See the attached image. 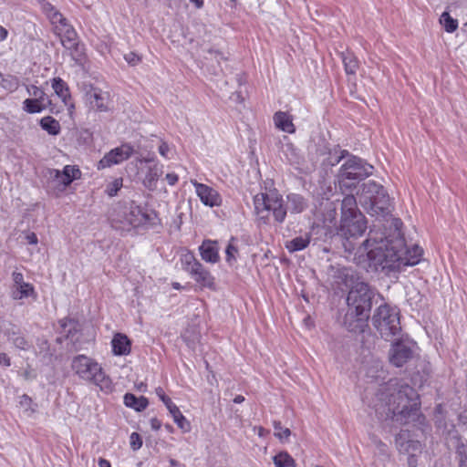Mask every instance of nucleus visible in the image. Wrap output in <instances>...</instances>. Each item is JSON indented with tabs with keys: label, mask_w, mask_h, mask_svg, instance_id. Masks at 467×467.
Segmentation results:
<instances>
[{
	"label": "nucleus",
	"mask_w": 467,
	"mask_h": 467,
	"mask_svg": "<svg viewBox=\"0 0 467 467\" xmlns=\"http://www.w3.org/2000/svg\"><path fill=\"white\" fill-rule=\"evenodd\" d=\"M422 257V249L418 245L407 248L400 238L378 241L369 233V237L358 249V254L354 257L355 263L364 269L400 270L403 266L415 265Z\"/></svg>",
	"instance_id": "nucleus-1"
},
{
	"label": "nucleus",
	"mask_w": 467,
	"mask_h": 467,
	"mask_svg": "<svg viewBox=\"0 0 467 467\" xmlns=\"http://www.w3.org/2000/svg\"><path fill=\"white\" fill-rule=\"evenodd\" d=\"M419 395L406 383L390 379L376 393L372 407L380 417L405 424L413 420L419 410Z\"/></svg>",
	"instance_id": "nucleus-2"
},
{
	"label": "nucleus",
	"mask_w": 467,
	"mask_h": 467,
	"mask_svg": "<svg viewBox=\"0 0 467 467\" xmlns=\"http://www.w3.org/2000/svg\"><path fill=\"white\" fill-rule=\"evenodd\" d=\"M368 228V221L365 215L359 211L357 205V200L354 195H347L341 203V214L337 227V234L342 238V244L348 257L355 263L354 257L358 254V249L362 247L365 242L355 251L354 243L361 237Z\"/></svg>",
	"instance_id": "nucleus-3"
},
{
	"label": "nucleus",
	"mask_w": 467,
	"mask_h": 467,
	"mask_svg": "<svg viewBox=\"0 0 467 467\" xmlns=\"http://www.w3.org/2000/svg\"><path fill=\"white\" fill-rule=\"evenodd\" d=\"M336 277L338 279L336 281L338 285L342 283L346 287L351 286L347 298L348 306L347 318L355 317L358 322L356 327H362L369 317L372 292L366 283H354V275L351 269L338 268Z\"/></svg>",
	"instance_id": "nucleus-4"
},
{
	"label": "nucleus",
	"mask_w": 467,
	"mask_h": 467,
	"mask_svg": "<svg viewBox=\"0 0 467 467\" xmlns=\"http://www.w3.org/2000/svg\"><path fill=\"white\" fill-rule=\"evenodd\" d=\"M71 369L79 379L96 385L102 391L109 393L113 390L112 380L94 358L78 355L72 358Z\"/></svg>",
	"instance_id": "nucleus-5"
},
{
	"label": "nucleus",
	"mask_w": 467,
	"mask_h": 467,
	"mask_svg": "<svg viewBox=\"0 0 467 467\" xmlns=\"http://www.w3.org/2000/svg\"><path fill=\"white\" fill-rule=\"evenodd\" d=\"M254 211L259 220L266 223L272 215L278 223H283L286 216L282 196L276 190L257 193L254 197Z\"/></svg>",
	"instance_id": "nucleus-6"
},
{
	"label": "nucleus",
	"mask_w": 467,
	"mask_h": 467,
	"mask_svg": "<svg viewBox=\"0 0 467 467\" xmlns=\"http://www.w3.org/2000/svg\"><path fill=\"white\" fill-rule=\"evenodd\" d=\"M39 5L53 25L55 33L60 37L62 46L69 50H78V36L67 19L50 3L39 0Z\"/></svg>",
	"instance_id": "nucleus-7"
},
{
	"label": "nucleus",
	"mask_w": 467,
	"mask_h": 467,
	"mask_svg": "<svg viewBox=\"0 0 467 467\" xmlns=\"http://www.w3.org/2000/svg\"><path fill=\"white\" fill-rule=\"evenodd\" d=\"M374 325L381 337L389 339L400 331V313L396 306L382 305L373 317Z\"/></svg>",
	"instance_id": "nucleus-8"
},
{
	"label": "nucleus",
	"mask_w": 467,
	"mask_h": 467,
	"mask_svg": "<svg viewBox=\"0 0 467 467\" xmlns=\"http://www.w3.org/2000/svg\"><path fill=\"white\" fill-rule=\"evenodd\" d=\"M81 177V171L77 166L66 165L62 171L51 169L48 171V183L56 194L63 192L75 180Z\"/></svg>",
	"instance_id": "nucleus-9"
},
{
	"label": "nucleus",
	"mask_w": 467,
	"mask_h": 467,
	"mask_svg": "<svg viewBox=\"0 0 467 467\" xmlns=\"http://www.w3.org/2000/svg\"><path fill=\"white\" fill-rule=\"evenodd\" d=\"M145 221V214L139 207H125L116 212L111 222L114 228L121 231H130L140 226Z\"/></svg>",
	"instance_id": "nucleus-10"
},
{
	"label": "nucleus",
	"mask_w": 467,
	"mask_h": 467,
	"mask_svg": "<svg viewBox=\"0 0 467 467\" xmlns=\"http://www.w3.org/2000/svg\"><path fill=\"white\" fill-rule=\"evenodd\" d=\"M416 348V343L408 337L395 341L389 352V362L395 367H402L412 358Z\"/></svg>",
	"instance_id": "nucleus-11"
},
{
	"label": "nucleus",
	"mask_w": 467,
	"mask_h": 467,
	"mask_svg": "<svg viewBox=\"0 0 467 467\" xmlns=\"http://www.w3.org/2000/svg\"><path fill=\"white\" fill-rule=\"evenodd\" d=\"M373 167L361 159L351 156L340 168L339 177L341 182L345 180H361L372 173Z\"/></svg>",
	"instance_id": "nucleus-12"
},
{
	"label": "nucleus",
	"mask_w": 467,
	"mask_h": 467,
	"mask_svg": "<svg viewBox=\"0 0 467 467\" xmlns=\"http://www.w3.org/2000/svg\"><path fill=\"white\" fill-rule=\"evenodd\" d=\"M26 91L31 98L25 99L23 102V109L26 112L30 114L40 113L51 104V100L42 88L35 85H29L26 87Z\"/></svg>",
	"instance_id": "nucleus-13"
},
{
	"label": "nucleus",
	"mask_w": 467,
	"mask_h": 467,
	"mask_svg": "<svg viewBox=\"0 0 467 467\" xmlns=\"http://www.w3.org/2000/svg\"><path fill=\"white\" fill-rule=\"evenodd\" d=\"M134 153V148L130 143H123L104 155L98 162V170H103L114 165L120 164L128 160Z\"/></svg>",
	"instance_id": "nucleus-14"
},
{
	"label": "nucleus",
	"mask_w": 467,
	"mask_h": 467,
	"mask_svg": "<svg viewBox=\"0 0 467 467\" xmlns=\"http://www.w3.org/2000/svg\"><path fill=\"white\" fill-rule=\"evenodd\" d=\"M190 182L194 187L195 193L203 205L208 207H218L222 205L223 199L216 189L207 184L198 182L194 179H192Z\"/></svg>",
	"instance_id": "nucleus-15"
},
{
	"label": "nucleus",
	"mask_w": 467,
	"mask_h": 467,
	"mask_svg": "<svg viewBox=\"0 0 467 467\" xmlns=\"http://www.w3.org/2000/svg\"><path fill=\"white\" fill-rule=\"evenodd\" d=\"M359 194V202L371 206H377L380 199L386 198V192L382 186L373 181H368L362 185Z\"/></svg>",
	"instance_id": "nucleus-16"
},
{
	"label": "nucleus",
	"mask_w": 467,
	"mask_h": 467,
	"mask_svg": "<svg viewBox=\"0 0 467 467\" xmlns=\"http://www.w3.org/2000/svg\"><path fill=\"white\" fill-rule=\"evenodd\" d=\"M386 374L382 363L379 360L368 362L359 371V377L362 378L366 383L371 384H379L380 381L385 379Z\"/></svg>",
	"instance_id": "nucleus-17"
},
{
	"label": "nucleus",
	"mask_w": 467,
	"mask_h": 467,
	"mask_svg": "<svg viewBox=\"0 0 467 467\" xmlns=\"http://www.w3.org/2000/svg\"><path fill=\"white\" fill-rule=\"evenodd\" d=\"M86 102L93 109L107 111L109 109V94L98 88L91 87L85 94Z\"/></svg>",
	"instance_id": "nucleus-18"
},
{
	"label": "nucleus",
	"mask_w": 467,
	"mask_h": 467,
	"mask_svg": "<svg viewBox=\"0 0 467 467\" xmlns=\"http://www.w3.org/2000/svg\"><path fill=\"white\" fill-rule=\"evenodd\" d=\"M190 275L201 288L216 290L214 276L202 264Z\"/></svg>",
	"instance_id": "nucleus-19"
},
{
	"label": "nucleus",
	"mask_w": 467,
	"mask_h": 467,
	"mask_svg": "<svg viewBox=\"0 0 467 467\" xmlns=\"http://www.w3.org/2000/svg\"><path fill=\"white\" fill-rule=\"evenodd\" d=\"M51 87L55 94L61 99L66 107L69 109H74L71 100V95L67 84L60 78H54L51 79Z\"/></svg>",
	"instance_id": "nucleus-20"
},
{
	"label": "nucleus",
	"mask_w": 467,
	"mask_h": 467,
	"mask_svg": "<svg viewBox=\"0 0 467 467\" xmlns=\"http://www.w3.org/2000/svg\"><path fill=\"white\" fill-rule=\"evenodd\" d=\"M112 353L115 356H126L130 353L131 342L122 333H116L111 340Z\"/></svg>",
	"instance_id": "nucleus-21"
},
{
	"label": "nucleus",
	"mask_w": 467,
	"mask_h": 467,
	"mask_svg": "<svg viewBox=\"0 0 467 467\" xmlns=\"http://www.w3.org/2000/svg\"><path fill=\"white\" fill-rule=\"evenodd\" d=\"M201 256L205 262L215 264L219 261V250L214 241H204L199 248Z\"/></svg>",
	"instance_id": "nucleus-22"
},
{
	"label": "nucleus",
	"mask_w": 467,
	"mask_h": 467,
	"mask_svg": "<svg viewBox=\"0 0 467 467\" xmlns=\"http://www.w3.org/2000/svg\"><path fill=\"white\" fill-rule=\"evenodd\" d=\"M273 119L275 126L278 130L290 134L296 131V128L293 123V118L289 113L277 111L275 113Z\"/></svg>",
	"instance_id": "nucleus-23"
},
{
	"label": "nucleus",
	"mask_w": 467,
	"mask_h": 467,
	"mask_svg": "<svg viewBox=\"0 0 467 467\" xmlns=\"http://www.w3.org/2000/svg\"><path fill=\"white\" fill-rule=\"evenodd\" d=\"M35 296V288L28 282L23 281L21 284L11 287V296L15 300H23Z\"/></svg>",
	"instance_id": "nucleus-24"
},
{
	"label": "nucleus",
	"mask_w": 467,
	"mask_h": 467,
	"mask_svg": "<svg viewBox=\"0 0 467 467\" xmlns=\"http://www.w3.org/2000/svg\"><path fill=\"white\" fill-rule=\"evenodd\" d=\"M162 173V166L158 162L153 163L148 168V171L143 179L144 186L149 190H154L157 185V182Z\"/></svg>",
	"instance_id": "nucleus-25"
},
{
	"label": "nucleus",
	"mask_w": 467,
	"mask_h": 467,
	"mask_svg": "<svg viewBox=\"0 0 467 467\" xmlns=\"http://www.w3.org/2000/svg\"><path fill=\"white\" fill-rule=\"evenodd\" d=\"M167 410H169L171 416L173 419V421L178 426V428H180L183 432H189L191 431L190 421L183 416L175 403L171 406H169Z\"/></svg>",
	"instance_id": "nucleus-26"
},
{
	"label": "nucleus",
	"mask_w": 467,
	"mask_h": 467,
	"mask_svg": "<svg viewBox=\"0 0 467 467\" xmlns=\"http://www.w3.org/2000/svg\"><path fill=\"white\" fill-rule=\"evenodd\" d=\"M281 152L290 164H300L302 160L300 152L290 141L287 140L282 144Z\"/></svg>",
	"instance_id": "nucleus-27"
},
{
	"label": "nucleus",
	"mask_w": 467,
	"mask_h": 467,
	"mask_svg": "<svg viewBox=\"0 0 467 467\" xmlns=\"http://www.w3.org/2000/svg\"><path fill=\"white\" fill-rule=\"evenodd\" d=\"M123 400L125 406L131 408L136 411H142L149 405L147 398L143 396L136 397L134 394L131 393L125 394Z\"/></svg>",
	"instance_id": "nucleus-28"
},
{
	"label": "nucleus",
	"mask_w": 467,
	"mask_h": 467,
	"mask_svg": "<svg viewBox=\"0 0 467 467\" xmlns=\"http://www.w3.org/2000/svg\"><path fill=\"white\" fill-rule=\"evenodd\" d=\"M60 331L59 333L74 342L75 333L78 331V324L71 318H62L59 320Z\"/></svg>",
	"instance_id": "nucleus-29"
},
{
	"label": "nucleus",
	"mask_w": 467,
	"mask_h": 467,
	"mask_svg": "<svg viewBox=\"0 0 467 467\" xmlns=\"http://www.w3.org/2000/svg\"><path fill=\"white\" fill-rule=\"evenodd\" d=\"M310 239L311 237L309 234H305L303 235L296 236L285 243V248L290 253L302 251L308 246V244H310Z\"/></svg>",
	"instance_id": "nucleus-30"
},
{
	"label": "nucleus",
	"mask_w": 467,
	"mask_h": 467,
	"mask_svg": "<svg viewBox=\"0 0 467 467\" xmlns=\"http://www.w3.org/2000/svg\"><path fill=\"white\" fill-rule=\"evenodd\" d=\"M182 268L191 275L201 263L195 258L192 253L186 252L181 255Z\"/></svg>",
	"instance_id": "nucleus-31"
},
{
	"label": "nucleus",
	"mask_w": 467,
	"mask_h": 467,
	"mask_svg": "<svg viewBox=\"0 0 467 467\" xmlns=\"http://www.w3.org/2000/svg\"><path fill=\"white\" fill-rule=\"evenodd\" d=\"M40 126L48 134L53 136L58 135L61 130L58 120L50 116L42 118L40 120Z\"/></svg>",
	"instance_id": "nucleus-32"
},
{
	"label": "nucleus",
	"mask_w": 467,
	"mask_h": 467,
	"mask_svg": "<svg viewBox=\"0 0 467 467\" xmlns=\"http://www.w3.org/2000/svg\"><path fill=\"white\" fill-rule=\"evenodd\" d=\"M275 467H296V462L286 451H280L273 457Z\"/></svg>",
	"instance_id": "nucleus-33"
},
{
	"label": "nucleus",
	"mask_w": 467,
	"mask_h": 467,
	"mask_svg": "<svg viewBox=\"0 0 467 467\" xmlns=\"http://www.w3.org/2000/svg\"><path fill=\"white\" fill-rule=\"evenodd\" d=\"M341 57L346 73L352 75L356 74L358 67V62L356 57L349 52L342 53Z\"/></svg>",
	"instance_id": "nucleus-34"
},
{
	"label": "nucleus",
	"mask_w": 467,
	"mask_h": 467,
	"mask_svg": "<svg viewBox=\"0 0 467 467\" xmlns=\"http://www.w3.org/2000/svg\"><path fill=\"white\" fill-rule=\"evenodd\" d=\"M8 340L18 349L27 350L30 348L29 342L20 334L19 331H12L8 334Z\"/></svg>",
	"instance_id": "nucleus-35"
},
{
	"label": "nucleus",
	"mask_w": 467,
	"mask_h": 467,
	"mask_svg": "<svg viewBox=\"0 0 467 467\" xmlns=\"http://www.w3.org/2000/svg\"><path fill=\"white\" fill-rule=\"evenodd\" d=\"M19 407L26 417H32L36 412V405L27 395H22L19 398Z\"/></svg>",
	"instance_id": "nucleus-36"
},
{
	"label": "nucleus",
	"mask_w": 467,
	"mask_h": 467,
	"mask_svg": "<svg viewBox=\"0 0 467 467\" xmlns=\"http://www.w3.org/2000/svg\"><path fill=\"white\" fill-rule=\"evenodd\" d=\"M225 260L229 265H234L236 263L238 256V247L236 245L235 238L233 237L229 241L225 249Z\"/></svg>",
	"instance_id": "nucleus-37"
},
{
	"label": "nucleus",
	"mask_w": 467,
	"mask_h": 467,
	"mask_svg": "<svg viewBox=\"0 0 467 467\" xmlns=\"http://www.w3.org/2000/svg\"><path fill=\"white\" fill-rule=\"evenodd\" d=\"M440 24L447 33H453L458 28V21L452 18L449 12H443L441 15Z\"/></svg>",
	"instance_id": "nucleus-38"
},
{
	"label": "nucleus",
	"mask_w": 467,
	"mask_h": 467,
	"mask_svg": "<svg viewBox=\"0 0 467 467\" xmlns=\"http://www.w3.org/2000/svg\"><path fill=\"white\" fill-rule=\"evenodd\" d=\"M287 200L292 213H301L306 207L303 197L298 194H289Z\"/></svg>",
	"instance_id": "nucleus-39"
},
{
	"label": "nucleus",
	"mask_w": 467,
	"mask_h": 467,
	"mask_svg": "<svg viewBox=\"0 0 467 467\" xmlns=\"http://www.w3.org/2000/svg\"><path fill=\"white\" fill-rule=\"evenodd\" d=\"M274 435L282 443H285L288 441L289 437L291 436V431L288 428L283 427L280 421H275Z\"/></svg>",
	"instance_id": "nucleus-40"
},
{
	"label": "nucleus",
	"mask_w": 467,
	"mask_h": 467,
	"mask_svg": "<svg viewBox=\"0 0 467 467\" xmlns=\"http://www.w3.org/2000/svg\"><path fill=\"white\" fill-rule=\"evenodd\" d=\"M158 152L165 160H171L174 157L175 149L166 141L161 140L158 146Z\"/></svg>",
	"instance_id": "nucleus-41"
},
{
	"label": "nucleus",
	"mask_w": 467,
	"mask_h": 467,
	"mask_svg": "<svg viewBox=\"0 0 467 467\" xmlns=\"http://www.w3.org/2000/svg\"><path fill=\"white\" fill-rule=\"evenodd\" d=\"M0 85L7 90L13 91L17 88L18 81L12 76H5L0 73Z\"/></svg>",
	"instance_id": "nucleus-42"
},
{
	"label": "nucleus",
	"mask_w": 467,
	"mask_h": 467,
	"mask_svg": "<svg viewBox=\"0 0 467 467\" xmlns=\"http://www.w3.org/2000/svg\"><path fill=\"white\" fill-rule=\"evenodd\" d=\"M121 187H122V179L116 178L108 183L107 188H106V193L109 196L113 197L118 193V192L121 189Z\"/></svg>",
	"instance_id": "nucleus-43"
},
{
	"label": "nucleus",
	"mask_w": 467,
	"mask_h": 467,
	"mask_svg": "<svg viewBox=\"0 0 467 467\" xmlns=\"http://www.w3.org/2000/svg\"><path fill=\"white\" fill-rule=\"evenodd\" d=\"M130 445L133 451H138L142 446V439L137 432H132L130 436Z\"/></svg>",
	"instance_id": "nucleus-44"
},
{
	"label": "nucleus",
	"mask_w": 467,
	"mask_h": 467,
	"mask_svg": "<svg viewBox=\"0 0 467 467\" xmlns=\"http://www.w3.org/2000/svg\"><path fill=\"white\" fill-rule=\"evenodd\" d=\"M156 395L160 398V400L164 403L166 408L174 404L172 400L165 394L163 389L161 387H158L155 389Z\"/></svg>",
	"instance_id": "nucleus-45"
},
{
	"label": "nucleus",
	"mask_w": 467,
	"mask_h": 467,
	"mask_svg": "<svg viewBox=\"0 0 467 467\" xmlns=\"http://www.w3.org/2000/svg\"><path fill=\"white\" fill-rule=\"evenodd\" d=\"M124 59L130 66H136L141 61L140 57L134 52H130V53L126 54L124 56Z\"/></svg>",
	"instance_id": "nucleus-46"
},
{
	"label": "nucleus",
	"mask_w": 467,
	"mask_h": 467,
	"mask_svg": "<svg viewBox=\"0 0 467 467\" xmlns=\"http://www.w3.org/2000/svg\"><path fill=\"white\" fill-rule=\"evenodd\" d=\"M408 436V434L405 432V431H401L400 433H399L396 437V444L399 448L400 451H409V447L410 446V444L407 446V447H404V444H403V440Z\"/></svg>",
	"instance_id": "nucleus-47"
},
{
	"label": "nucleus",
	"mask_w": 467,
	"mask_h": 467,
	"mask_svg": "<svg viewBox=\"0 0 467 467\" xmlns=\"http://www.w3.org/2000/svg\"><path fill=\"white\" fill-rule=\"evenodd\" d=\"M458 454L460 455V467H467V454L463 446L458 448Z\"/></svg>",
	"instance_id": "nucleus-48"
},
{
	"label": "nucleus",
	"mask_w": 467,
	"mask_h": 467,
	"mask_svg": "<svg viewBox=\"0 0 467 467\" xmlns=\"http://www.w3.org/2000/svg\"><path fill=\"white\" fill-rule=\"evenodd\" d=\"M12 281H13L12 286H16L18 284H21L23 281H25L24 275L21 272L14 271L12 273Z\"/></svg>",
	"instance_id": "nucleus-49"
},
{
	"label": "nucleus",
	"mask_w": 467,
	"mask_h": 467,
	"mask_svg": "<svg viewBox=\"0 0 467 467\" xmlns=\"http://www.w3.org/2000/svg\"><path fill=\"white\" fill-rule=\"evenodd\" d=\"M165 179L169 185L173 186L178 182L179 176L174 172H170L166 174Z\"/></svg>",
	"instance_id": "nucleus-50"
},
{
	"label": "nucleus",
	"mask_w": 467,
	"mask_h": 467,
	"mask_svg": "<svg viewBox=\"0 0 467 467\" xmlns=\"http://www.w3.org/2000/svg\"><path fill=\"white\" fill-rule=\"evenodd\" d=\"M25 238L29 244L36 245L38 243V238L35 233H27Z\"/></svg>",
	"instance_id": "nucleus-51"
},
{
	"label": "nucleus",
	"mask_w": 467,
	"mask_h": 467,
	"mask_svg": "<svg viewBox=\"0 0 467 467\" xmlns=\"http://www.w3.org/2000/svg\"><path fill=\"white\" fill-rule=\"evenodd\" d=\"M150 424L152 430L158 431L161 427V421L157 418H151L150 420Z\"/></svg>",
	"instance_id": "nucleus-52"
},
{
	"label": "nucleus",
	"mask_w": 467,
	"mask_h": 467,
	"mask_svg": "<svg viewBox=\"0 0 467 467\" xmlns=\"http://www.w3.org/2000/svg\"><path fill=\"white\" fill-rule=\"evenodd\" d=\"M254 431L259 436V437H265L269 431L267 430H265V428L263 427H254Z\"/></svg>",
	"instance_id": "nucleus-53"
},
{
	"label": "nucleus",
	"mask_w": 467,
	"mask_h": 467,
	"mask_svg": "<svg viewBox=\"0 0 467 467\" xmlns=\"http://www.w3.org/2000/svg\"><path fill=\"white\" fill-rule=\"evenodd\" d=\"M10 358L5 353H0V365L9 367Z\"/></svg>",
	"instance_id": "nucleus-54"
},
{
	"label": "nucleus",
	"mask_w": 467,
	"mask_h": 467,
	"mask_svg": "<svg viewBox=\"0 0 467 467\" xmlns=\"http://www.w3.org/2000/svg\"><path fill=\"white\" fill-rule=\"evenodd\" d=\"M98 49L102 55H105L110 51V47L108 44H101L98 47Z\"/></svg>",
	"instance_id": "nucleus-55"
},
{
	"label": "nucleus",
	"mask_w": 467,
	"mask_h": 467,
	"mask_svg": "<svg viewBox=\"0 0 467 467\" xmlns=\"http://www.w3.org/2000/svg\"><path fill=\"white\" fill-rule=\"evenodd\" d=\"M8 31L0 26V42L5 41L7 38Z\"/></svg>",
	"instance_id": "nucleus-56"
},
{
	"label": "nucleus",
	"mask_w": 467,
	"mask_h": 467,
	"mask_svg": "<svg viewBox=\"0 0 467 467\" xmlns=\"http://www.w3.org/2000/svg\"><path fill=\"white\" fill-rule=\"evenodd\" d=\"M99 467H111L110 462L103 458H99L98 461Z\"/></svg>",
	"instance_id": "nucleus-57"
},
{
	"label": "nucleus",
	"mask_w": 467,
	"mask_h": 467,
	"mask_svg": "<svg viewBox=\"0 0 467 467\" xmlns=\"http://www.w3.org/2000/svg\"><path fill=\"white\" fill-rule=\"evenodd\" d=\"M138 161L140 162H155V156L150 155V156H148L147 158L139 159Z\"/></svg>",
	"instance_id": "nucleus-58"
},
{
	"label": "nucleus",
	"mask_w": 467,
	"mask_h": 467,
	"mask_svg": "<svg viewBox=\"0 0 467 467\" xmlns=\"http://www.w3.org/2000/svg\"><path fill=\"white\" fill-rule=\"evenodd\" d=\"M190 2L192 3L198 9L202 8L204 4L203 0H190Z\"/></svg>",
	"instance_id": "nucleus-59"
},
{
	"label": "nucleus",
	"mask_w": 467,
	"mask_h": 467,
	"mask_svg": "<svg viewBox=\"0 0 467 467\" xmlns=\"http://www.w3.org/2000/svg\"><path fill=\"white\" fill-rule=\"evenodd\" d=\"M244 400V398L241 395H237L234 399V403H242L243 401Z\"/></svg>",
	"instance_id": "nucleus-60"
},
{
	"label": "nucleus",
	"mask_w": 467,
	"mask_h": 467,
	"mask_svg": "<svg viewBox=\"0 0 467 467\" xmlns=\"http://www.w3.org/2000/svg\"><path fill=\"white\" fill-rule=\"evenodd\" d=\"M346 154H348L347 150H341V156L336 159L335 162H332V164L334 165L335 163H337L341 158L345 157Z\"/></svg>",
	"instance_id": "nucleus-61"
},
{
	"label": "nucleus",
	"mask_w": 467,
	"mask_h": 467,
	"mask_svg": "<svg viewBox=\"0 0 467 467\" xmlns=\"http://www.w3.org/2000/svg\"><path fill=\"white\" fill-rule=\"evenodd\" d=\"M169 462H170V467H177L179 465V462L173 459H170Z\"/></svg>",
	"instance_id": "nucleus-62"
},
{
	"label": "nucleus",
	"mask_w": 467,
	"mask_h": 467,
	"mask_svg": "<svg viewBox=\"0 0 467 467\" xmlns=\"http://www.w3.org/2000/svg\"><path fill=\"white\" fill-rule=\"evenodd\" d=\"M172 287L176 290H180L182 288V285L180 283L175 282L172 284Z\"/></svg>",
	"instance_id": "nucleus-63"
},
{
	"label": "nucleus",
	"mask_w": 467,
	"mask_h": 467,
	"mask_svg": "<svg viewBox=\"0 0 467 467\" xmlns=\"http://www.w3.org/2000/svg\"><path fill=\"white\" fill-rule=\"evenodd\" d=\"M139 389H140V390H141V391H145V389H146V385H144V384H142V383H141V384H140V386L139 387Z\"/></svg>",
	"instance_id": "nucleus-64"
}]
</instances>
